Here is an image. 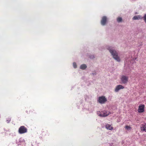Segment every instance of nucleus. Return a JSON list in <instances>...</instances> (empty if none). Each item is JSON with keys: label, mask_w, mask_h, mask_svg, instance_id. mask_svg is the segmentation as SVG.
<instances>
[{"label": "nucleus", "mask_w": 146, "mask_h": 146, "mask_svg": "<svg viewBox=\"0 0 146 146\" xmlns=\"http://www.w3.org/2000/svg\"><path fill=\"white\" fill-rule=\"evenodd\" d=\"M107 49L109 50L115 60L118 62L120 61V58L118 55L117 53L113 48L111 46H108L107 47Z\"/></svg>", "instance_id": "obj_1"}, {"label": "nucleus", "mask_w": 146, "mask_h": 146, "mask_svg": "<svg viewBox=\"0 0 146 146\" xmlns=\"http://www.w3.org/2000/svg\"><path fill=\"white\" fill-rule=\"evenodd\" d=\"M110 114V112L108 111L104 110L102 111H99L97 112L98 116L100 117H105Z\"/></svg>", "instance_id": "obj_2"}, {"label": "nucleus", "mask_w": 146, "mask_h": 146, "mask_svg": "<svg viewBox=\"0 0 146 146\" xmlns=\"http://www.w3.org/2000/svg\"><path fill=\"white\" fill-rule=\"evenodd\" d=\"M107 101V99L104 96L100 97L98 100V102L101 104H103L106 103Z\"/></svg>", "instance_id": "obj_3"}, {"label": "nucleus", "mask_w": 146, "mask_h": 146, "mask_svg": "<svg viewBox=\"0 0 146 146\" xmlns=\"http://www.w3.org/2000/svg\"><path fill=\"white\" fill-rule=\"evenodd\" d=\"M19 133L21 134L27 132V129L24 126H21L19 129Z\"/></svg>", "instance_id": "obj_4"}, {"label": "nucleus", "mask_w": 146, "mask_h": 146, "mask_svg": "<svg viewBox=\"0 0 146 146\" xmlns=\"http://www.w3.org/2000/svg\"><path fill=\"white\" fill-rule=\"evenodd\" d=\"M120 79L123 83L126 84L128 82V77L125 75H122L121 76Z\"/></svg>", "instance_id": "obj_5"}, {"label": "nucleus", "mask_w": 146, "mask_h": 146, "mask_svg": "<svg viewBox=\"0 0 146 146\" xmlns=\"http://www.w3.org/2000/svg\"><path fill=\"white\" fill-rule=\"evenodd\" d=\"M107 18L106 16H103L102 18L101 23L102 25H105L107 23Z\"/></svg>", "instance_id": "obj_6"}, {"label": "nucleus", "mask_w": 146, "mask_h": 146, "mask_svg": "<svg viewBox=\"0 0 146 146\" xmlns=\"http://www.w3.org/2000/svg\"><path fill=\"white\" fill-rule=\"evenodd\" d=\"M145 105L143 104L139 105L138 110L139 112L141 113L143 112L145 110Z\"/></svg>", "instance_id": "obj_7"}, {"label": "nucleus", "mask_w": 146, "mask_h": 146, "mask_svg": "<svg viewBox=\"0 0 146 146\" xmlns=\"http://www.w3.org/2000/svg\"><path fill=\"white\" fill-rule=\"evenodd\" d=\"M124 88V87L121 85H119L116 86L115 91V92H117L121 89H123Z\"/></svg>", "instance_id": "obj_8"}, {"label": "nucleus", "mask_w": 146, "mask_h": 146, "mask_svg": "<svg viewBox=\"0 0 146 146\" xmlns=\"http://www.w3.org/2000/svg\"><path fill=\"white\" fill-rule=\"evenodd\" d=\"M141 130L142 131L146 132V123H144L141 125Z\"/></svg>", "instance_id": "obj_9"}, {"label": "nucleus", "mask_w": 146, "mask_h": 146, "mask_svg": "<svg viewBox=\"0 0 146 146\" xmlns=\"http://www.w3.org/2000/svg\"><path fill=\"white\" fill-rule=\"evenodd\" d=\"M143 17L141 15H136L133 17L132 18L133 20H140L142 19Z\"/></svg>", "instance_id": "obj_10"}, {"label": "nucleus", "mask_w": 146, "mask_h": 146, "mask_svg": "<svg viewBox=\"0 0 146 146\" xmlns=\"http://www.w3.org/2000/svg\"><path fill=\"white\" fill-rule=\"evenodd\" d=\"M105 127L107 129L110 130H112L113 129V127H112L111 125L109 124H106V125Z\"/></svg>", "instance_id": "obj_11"}, {"label": "nucleus", "mask_w": 146, "mask_h": 146, "mask_svg": "<svg viewBox=\"0 0 146 146\" xmlns=\"http://www.w3.org/2000/svg\"><path fill=\"white\" fill-rule=\"evenodd\" d=\"M87 67L86 65L85 64H83L81 65L80 68L82 70L85 69Z\"/></svg>", "instance_id": "obj_12"}, {"label": "nucleus", "mask_w": 146, "mask_h": 146, "mask_svg": "<svg viewBox=\"0 0 146 146\" xmlns=\"http://www.w3.org/2000/svg\"><path fill=\"white\" fill-rule=\"evenodd\" d=\"M117 20L118 22H121L122 21V19L121 17H119L117 18Z\"/></svg>", "instance_id": "obj_13"}, {"label": "nucleus", "mask_w": 146, "mask_h": 146, "mask_svg": "<svg viewBox=\"0 0 146 146\" xmlns=\"http://www.w3.org/2000/svg\"><path fill=\"white\" fill-rule=\"evenodd\" d=\"M125 129L127 130H130L131 129V127L129 126H126L125 127Z\"/></svg>", "instance_id": "obj_14"}, {"label": "nucleus", "mask_w": 146, "mask_h": 146, "mask_svg": "<svg viewBox=\"0 0 146 146\" xmlns=\"http://www.w3.org/2000/svg\"><path fill=\"white\" fill-rule=\"evenodd\" d=\"M73 66L74 68H77V65L76 63L74 62L73 63Z\"/></svg>", "instance_id": "obj_15"}, {"label": "nucleus", "mask_w": 146, "mask_h": 146, "mask_svg": "<svg viewBox=\"0 0 146 146\" xmlns=\"http://www.w3.org/2000/svg\"><path fill=\"white\" fill-rule=\"evenodd\" d=\"M143 19L145 22L146 23V14L144 16Z\"/></svg>", "instance_id": "obj_16"}, {"label": "nucleus", "mask_w": 146, "mask_h": 146, "mask_svg": "<svg viewBox=\"0 0 146 146\" xmlns=\"http://www.w3.org/2000/svg\"><path fill=\"white\" fill-rule=\"evenodd\" d=\"M44 132H43V133H42V134H43V135H46V134H44Z\"/></svg>", "instance_id": "obj_17"}, {"label": "nucleus", "mask_w": 146, "mask_h": 146, "mask_svg": "<svg viewBox=\"0 0 146 146\" xmlns=\"http://www.w3.org/2000/svg\"><path fill=\"white\" fill-rule=\"evenodd\" d=\"M46 133H48V132L47 131H46Z\"/></svg>", "instance_id": "obj_18"}]
</instances>
